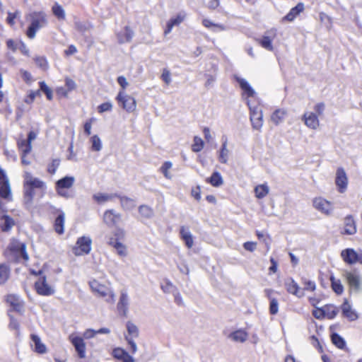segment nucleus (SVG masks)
<instances>
[{
  "label": "nucleus",
  "mask_w": 362,
  "mask_h": 362,
  "mask_svg": "<svg viewBox=\"0 0 362 362\" xmlns=\"http://www.w3.org/2000/svg\"><path fill=\"white\" fill-rule=\"evenodd\" d=\"M30 24L26 31V35L30 39L35 38L36 33L47 24V16L44 12H33L30 14Z\"/></svg>",
  "instance_id": "1"
},
{
  "label": "nucleus",
  "mask_w": 362,
  "mask_h": 362,
  "mask_svg": "<svg viewBox=\"0 0 362 362\" xmlns=\"http://www.w3.org/2000/svg\"><path fill=\"white\" fill-rule=\"evenodd\" d=\"M91 291L98 297L103 298L109 303H113L115 300V296L113 291L110 287V284H104L98 280L93 279L89 281Z\"/></svg>",
  "instance_id": "2"
},
{
  "label": "nucleus",
  "mask_w": 362,
  "mask_h": 362,
  "mask_svg": "<svg viewBox=\"0 0 362 362\" xmlns=\"http://www.w3.org/2000/svg\"><path fill=\"white\" fill-rule=\"evenodd\" d=\"M6 258L13 262L18 261L23 257L25 261L28 260V255L25 251V245L17 240H13L8 249L5 251Z\"/></svg>",
  "instance_id": "3"
},
{
  "label": "nucleus",
  "mask_w": 362,
  "mask_h": 362,
  "mask_svg": "<svg viewBox=\"0 0 362 362\" xmlns=\"http://www.w3.org/2000/svg\"><path fill=\"white\" fill-rule=\"evenodd\" d=\"M343 278L349 286L350 293H359L362 289V278L356 270H344L342 273Z\"/></svg>",
  "instance_id": "4"
},
{
  "label": "nucleus",
  "mask_w": 362,
  "mask_h": 362,
  "mask_svg": "<svg viewBox=\"0 0 362 362\" xmlns=\"http://www.w3.org/2000/svg\"><path fill=\"white\" fill-rule=\"evenodd\" d=\"M24 185L27 189H25V195L33 198L34 195L33 189H39L44 190L46 189V184L42 180L35 177L32 174L28 171L24 172Z\"/></svg>",
  "instance_id": "5"
},
{
  "label": "nucleus",
  "mask_w": 362,
  "mask_h": 362,
  "mask_svg": "<svg viewBox=\"0 0 362 362\" xmlns=\"http://www.w3.org/2000/svg\"><path fill=\"white\" fill-rule=\"evenodd\" d=\"M247 105L250 110V119L254 129L261 131L263 126V113L258 105H253L250 100H247Z\"/></svg>",
  "instance_id": "6"
},
{
  "label": "nucleus",
  "mask_w": 362,
  "mask_h": 362,
  "mask_svg": "<svg viewBox=\"0 0 362 362\" xmlns=\"http://www.w3.org/2000/svg\"><path fill=\"white\" fill-rule=\"evenodd\" d=\"M0 198L11 201L12 199L11 190L8 177L5 172L0 168ZM0 209L6 211L4 204L0 200Z\"/></svg>",
  "instance_id": "7"
},
{
  "label": "nucleus",
  "mask_w": 362,
  "mask_h": 362,
  "mask_svg": "<svg viewBox=\"0 0 362 362\" xmlns=\"http://www.w3.org/2000/svg\"><path fill=\"white\" fill-rule=\"evenodd\" d=\"M119 105L127 112H133L136 109V99L124 90H119L116 96Z\"/></svg>",
  "instance_id": "8"
},
{
  "label": "nucleus",
  "mask_w": 362,
  "mask_h": 362,
  "mask_svg": "<svg viewBox=\"0 0 362 362\" xmlns=\"http://www.w3.org/2000/svg\"><path fill=\"white\" fill-rule=\"evenodd\" d=\"M75 177L73 176H66L59 180L55 185L57 194L62 197H70L68 189L73 187Z\"/></svg>",
  "instance_id": "9"
},
{
  "label": "nucleus",
  "mask_w": 362,
  "mask_h": 362,
  "mask_svg": "<svg viewBox=\"0 0 362 362\" xmlns=\"http://www.w3.org/2000/svg\"><path fill=\"white\" fill-rule=\"evenodd\" d=\"M127 334L125 335V339L130 346L131 352L135 354L137 351V346L134 339L139 337V329L137 326L131 321H128L126 324Z\"/></svg>",
  "instance_id": "10"
},
{
  "label": "nucleus",
  "mask_w": 362,
  "mask_h": 362,
  "mask_svg": "<svg viewBox=\"0 0 362 362\" xmlns=\"http://www.w3.org/2000/svg\"><path fill=\"white\" fill-rule=\"evenodd\" d=\"M313 206L317 211L326 216H331L334 211L333 204L322 197L314 198Z\"/></svg>",
  "instance_id": "11"
},
{
  "label": "nucleus",
  "mask_w": 362,
  "mask_h": 362,
  "mask_svg": "<svg viewBox=\"0 0 362 362\" xmlns=\"http://www.w3.org/2000/svg\"><path fill=\"white\" fill-rule=\"evenodd\" d=\"M91 240L88 237H81L78 239L76 245L73 248V252L76 256L88 254L91 249Z\"/></svg>",
  "instance_id": "12"
},
{
  "label": "nucleus",
  "mask_w": 362,
  "mask_h": 362,
  "mask_svg": "<svg viewBox=\"0 0 362 362\" xmlns=\"http://www.w3.org/2000/svg\"><path fill=\"white\" fill-rule=\"evenodd\" d=\"M69 339L74 346L76 351L80 358H86V344L83 337L71 334L69 336Z\"/></svg>",
  "instance_id": "13"
},
{
  "label": "nucleus",
  "mask_w": 362,
  "mask_h": 362,
  "mask_svg": "<svg viewBox=\"0 0 362 362\" xmlns=\"http://www.w3.org/2000/svg\"><path fill=\"white\" fill-rule=\"evenodd\" d=\"M335 184L339 192L344 193L346 191L348 186V177L345 170L341 168L337 170Z\"/></svg>",
  "instance_id": "14"
},
{
  "label": "nucleus",
  "mask_w": 362,
  "mask_h": 362,
  "mask_svg": "<svg viewBox=\"0 0 362 362\" xmlns=\"http://www.w3.org/2000/svg\"><path fill=\"white\" fill-rule=\"evenodd\" d=\"M276 36V30L271 29L267 30L262 38L257 40L258 43L265 49L268 51H273L274 47L272 41Z\"/></svg>",
  "instance_id": "15"
},
{
  "label": "nucleus",
  "mask_w": 362,
  "mask_h": 362,
  "mask_svg": "<svg viewBox=\"0 0 362 362\" xmlns=\"http://www.w3.org/2000/svg\"><path fill=\"white\" fill-rule=\"evenodd\" d=\"M35 289L38 294L50 296L54 293V289L47 284L45 276H42L35 282Z\"/></svg>",
  "instance_id": "16"
},
{
  "label": "nucleus",
  "mask_w": 362,
  "mask_h": 362,
  "mask_svg": "<svg viewBox=\"0 0 362 362\" xmlns=\"http://www.w3.org/2000/svg\"><path fill=\"white\" fill-rule=\"evenodd\" d=\"M235 79L243 90V98L246 102L249 98L255 96V91L245 78L236 76Z\"/></svg>",
  "instance_id": "17"
},
{
  "label": "nucleus",
  "mask_w": 362,
  "mask_h": 362,
  "mask_svg": "<svg viewBox=\"0 0 362 362\" xmlns=\"http://www.w3.org/2000/svg\"><path fill=\"white\" fill-rule=\"evenodd\" d=\"M358 252L356 251L353 248H346L341 252V257L343 261L350 265H353L357 263Z\"/></svg>",
  "instance_id": "18"
},
{
  "label": "nucleus",
  "mask_w": 362,
  "mask_h": 362,
  "mask_svg": "<svg viewBox=\"0 0 362 362\" xmlns=\"http://www.w3.org/2000/svg\"><path fill=\"white\" fill-rule=\"evenodd\" d=\"M285 287L289 293L293 294L298 298H302L305 295L303 290L292 278L287 279L285 281Z\"/></svg>",
  "instance_id": "19"
},
{
  "label": "nucleus",
  "mask_w": 362,
  "mask_h": 362,
  "mask_svg": "<svg viewBox=\"0 0 362 362\" xmlns=\"http://www.w3.org/2000/svg\"><path fill=\"white\" fill-rule=\"evenodd\" d=\"M305 124L311 129H317L320 126V121L314 112H305L303 116Z\"/></svg>",
  "instance_id": "20"
},
{
  "label": "nucleus",
  "mask_w": 362,
  "mask_h": 362,
  "mask_svg": "<svg viewBox=\"0 0 362 362\" xmlns=\"http://www.w3.org/2000/svg\"><path fill=\"white\" fill-rule=\"evenodd\" d=\"M357 231L356 222L354 217L351 215H348L344 218V228L341 232L346 235H354Z\"/></svg>",
  "instance_id": "21"
},
{
  "label": "nucleus",
  "mask_w": 362,
  "mask_h": 362,
  "mask_svg": "<svg viewBox=\"0 0 362 362\" xmlns=\"http://www.w3.org/2000/svg\"><path fill=\"white\" fill-rule=\"evenodd\" d=\"M129 296L127 291H122L120 294L119 300L117 303L119 312L124 316H127L129 310Z\"/></svg>",
  "instance_id": "22"
},
{
  "label": "nucleus",
  "mask_w": 362,
  "mask_h": 362,
  "mask_svg": "<svg viewBox=\"0 0 362 362\" xmlns=\"http://www.w3.org/2000/svg\"><path fill=\"white\" fill-rule=\"evenodd\" d=\"M121 219V215L114 210H107L103 215V221L108 226H115Z\"/></svg>",
  "instance_id": "23"
},
{
  "label": "nucleus",
  "mask_w": 362,
  "mask_h": 362,
  "mask_svg": "<svg viewBox=\"0 0 362 362\" xmlns=\"http://www.w3.org/2000/svg\"><path fill=\"white\" fill-rule=\"evenodd\" d=\"M288 115V111L284 108H278L271 115L270 119L275 125L282 123Z\"/></svg>",
  "instance_id": "24"
},
{
  "label": "nucleus",
  "mask_w": 362,
  "mask_h": 362,
  "mask_svg": "<svg viewBox=\"0 0 362 362\" xmlns=\"http://www.w3.org/2000/svg\"><path fill=\"white\" fill-rule=\"evenodd\" d=\"M341 310L343 315L351 321H354L358 317L356 312L352 309L351 305L346 300H344L341 305Z\"/></svg>",
  "instance_id": "25"
},
{
  "label": "nucleus",
  "mask_w": 362,
  "mask_h": 362,
  "mask_svg": "<svg viewBox=\"0 0 362 362\" xmlns=\"http://www.w3.org/2000/svg\"><path fill=\"white\" fill-rule=\"evenodd\" d=\"M112 355L115 358L121 360L122 362H134V358L121 348L114 349Z\"/></svg>",
  "instance_id": "26"
},
{
  "label": "nucleus",
  "mask_w": 362,
  "mask_h": 362,
  "mask_svg": "<svg viewBox=\"0 0 362 362\" xmlns=\"http://www.w3.org/2000/svg\"><path fill=\"white\" fill-rule=\"evenodd\" d=\"M107 243L116 250L118 255L121 257H126L127 255V247L121 242L115 240L114 238H110Z\"/></svg>",
  "instance_id": "27"
},
{
  "label": "nucleus",
  "mask_w": 362,
  "mask_h": 362,
  "mask_svg": "<svg viewBox=\"0 0 362 362\" xmlns=\"http://www.w3.org/2000/svg\"><path fill=\"white\" fill-rule=\"evenodd\" d=\"M6 300L15 310L20 312L23 309V303L18 296L14 294L8 295Z\"/></svg>",
  "instance_id": "28"
},
{
  "label": "nucleus",
  "mask_w": 362,
  "mask_h": 362,
  "mask_svg": "<svg viewBox=\"0 0 362 362\" xmlns=\"http://www.w3.org/2000/svg\"><path fill=\"white\" fill-rule=\"evenodd\" d=\"M110 332V329L108 328H106V327H103V328H100L98 330H95V329H86L83 333L82 334V337L83 338V339H92V338H94L95 336L97 334H107Z\"/></svg>",
  "instance_id": "29"
},
{
  "label": "nucleus",
  "mask_w": 362,
  "mask_h": 362,
  "mask_svg": "<svg viewBox=\"0 0 362 362\" xmlns=\"http://www.w3.org/2000/svg\"><path fill=\"white\" fill-rule=\"evenodd\" d=\"M31 339L33 342L34 351L38 354H45L47 352V347L43 344L40 338L36 334L31 335Z\"/></svg>",
  "instance_id": "30"
},
{
  "label": "nucleus",
  "mask_w": 362,
  "mask_h": 362,
  "mask_svg": "<svg viewBox=\"0 0 362 362\" xmlns=\"http://www.w3.org/2000/svg\"><path fill=\"white\" fill-rule=\"evenodd\" d=\"M303 10V4L299 3L290 10L289 13L284 17V19L288 21H293Z\"/></svg>",
  "instance_id": "31"
},
{
  "label": "nucleus",
  "mask_w": 362,
  "mask_h": 362,
  "mask_svg": "<svg viewBox=\"0 0 362 362\" xmlns=\"http://www.w3.org/2000/svg\"><path fill=\"white\" fill-rule=\"evenodd\" d=\"M180 235L182 239L185 241L186 246L191 248L194 245L193 237L189 229L182 226L180 228Z\"/></svg>",
  "instance_id": "32"
},
{
  "label": "nucleus",
  "mask_w": 362,
  "mask_h": 362,
  "mask_svg": "<svg viewBox=\"0 0 362 362\" xmlns=\"http://www.w3.org/2000/svg\"><path fill=\"white\" fill-rule=\"evenodd\" d=\"M248 337L247 333L243 330V329H238L233 332H232L229 335V338L235 342H240L243 343L247 340Z\"/></svg>",
  "instance_id": "33"
},
{
  "label": "nucleus",
  "mask_w": 362,
  "mask_h": 362,
  "mask_svg": "<svg viewBox=\"0 0 362 362\" xmlns=\"http://www.w3.org/2000/svg\"><path fill=\"white\" fill-rule=\"evenodd\" d=\"M64 221L65 215L64 213L60 211L58 216L56 218L54 221V230L58 234H62L64 230Z\"/></svg>",
  "instance_id": "34"
},
{
  "label": "nucleus",
  "mask_w": 362,
  "mask_h": 362,
  "mask_svg": "<svg viewBox=\"0 0 362 362\" xmlns=\"http://www.w3.org/2000/svg\"><path fill=\"white\" fill-rule=\"evenodd\" d=\"M255 197L257 199L264 198L269 192V187L267 184L258 185L255 187Z\"/></svg>",
  "instance_id": "35"
},
{
  "label": "nucleus",
  "mask_w": 362,
  "mask_h": 362,
  "mask_svg": "<svg viewBox=\"0 0 362 362\" xmlns=\"http://www.w3.org/2000/svg\"><path fill=\"white\" fill-rule=\"evenodd\" d=\"M228 141L227 139H226L221 146V148L220 149L219 153H218V160L221 163H227L228 160V156H229V150L227 147Z\"/></svg>",
  "instance_id": "36"
},
{
  "label": "nucleus",
  "mask_w": 362,
  "mask_h": 362,
  "mask_svg": "<svg viewBox=\"0 0 362 362\" xmlns=\"http://www.w3.org/2000/svg\"><path fill=\"white\" fill-rule=\"evenodd\" d=\"M15 223L12 218L7 215L2 216L0 227L3 231H8L14 226Z\"/></svg>",
  "instance_id": "37"
},
{
  "label": "nucleus",
  "mask_w": 362,
  "mask_h": 362,
  "mask_svg": "<svg viewBox=\"0 0 362 362\" xmlns=\"http://www.w3.org/2000/svg\"><path fill=\"white\" fill-rule=\"evenodd\" d=\"M115 197H117V195L112 194L96 193L93 194V198L97 203L101 204L112 200Z\"/></svg>",
  "instance_id": "38"
},
{
  "label": "nucleus",
  "mask_w": 362,
  "mask_h": 362,
  "mask_svg": "<svg viewBox=\"0 0 362 362\" xmlns=\"http://www.w3.org/2000/svg\"><path fill=\"white\" fill-rule=\"evenodd\" d=\"M330 281L332 290L337 295H341L344 292V286L342 285L341 280L336 279L334 276H331Z\"/></svg>",
  "instance_id": "39"
},
{
  "label": "nucleus",
  "mask_w": 362,
  "mask_h": 362,
  "mask_svg": "<svg viewBox=\"0 0 362 362\" xmlns=\"http://www.w3.org/2000/svg\"><path fill=\"white\" fill-rule=\"evenodd\" d=\"M10 276V269L5 264H0V284H5Z\"/></svg>",
  "instance_id": "40"
},
{
  "label": "nucleus",
  "mask_w": 362,
  "mask_h": 362,
  "mask_svg": "<svg viewBox=\"0 0 362 362\" xmlns=\"http://www.w3.org/2000/svg\"><path fill=\"white\" fill-rule=\"evenodd\" d=\"M207 181L214 187H219L223 183L222 176L218 172H214Z\"/></svg>",
  "instance_id": "41"
},
{
  "label": "nucleus",
  "mask_w": 362,
  "mask_h": 362,
  "mask_svg": "<svg viewBox=\"0 0 362 362\" xmlns=\"http://www.w3.org/2000/svg\"><path fill=\"white\" fill-rule=\"evenodd\" d=\"M324 315L328 319H333L337 315L338 310L333 305H327L323 307Z\"/></svg>",
  "instance_id": "42"
},
{
  "label": "nucleus",
  "mask_w": 362,
  "mask_h": 362,
  "mask_svg": "<svg viewBox=\"0 0 362 362\" xmlns=\"http://www.w3.org/2000/svg\"><path fill=\"white\" fill-rule=\"evenodd\" d=\"M161 289L165 293H173L176 291V286L169 280L165 279L161 283Z\"/></svg>",
  "instance_id": "43"
},
{
  "label": "nucleus",
  "mask_w": 362,
  "mask_h": 362,
  "mask_svg": "<svg viewBox=\"0 0 362 362\" xmlns=\"http://www.w3.org/2000/svg\"><path fill=\"white\" fill-rule=\"evenodd\" d=\"M120 203L122 207L126 210H131L134 209L136 206L135 201L127 197H121Z\"/></svg>",
  "instance_id": "44"
},
{
  "label": "nucleus",
  "mask_w": 362,
  "mask_h": 362,
  "mask_svg": "<svg viewBox=\"0 0 362 362\" xmlns=\"http://www.w3.org/2000/svg\"><path fill=\"white\" fill-rule=\"evenodd\" d=\"M18 147L21 151V154H28L32 151V145L30 141L25 139L19 140L18 142Z\"/></svg>",
  "instance_id": "45"
},
{
  "label": "nucleus",
  "mask_w": 362,
  "mask_h": 362,
  "mask_svg": "<svg viewBox=\"0 0 362 362\" xmlns=\"http://www.w3.org/2000/svg\"><path fill=\"white\" fill-rule=\"evenodd\" d=\"M173 167V163L170 161H165L160 168V171L163 174L164 177L168 180H171L173 177L172 174L170 173V170Z\"/></svg>",
  "instance_id": "46"
},
{
  "label": "nucleus",
  "mask_w": 362,
  "mask_h": 362,
  "mask_svg": "<svg viewBox=\"0 0 362 362\" xmlns=\"http://www.w3.org/2000/svg\"><path fill=\"white\" fill-rule=\"evenodd\" d=\"M91 150L93 151H100L103 148L102 141L98 135H93L90 137Z\"/></svg>",
  "instance_id": "47"
},
{
  "label": "nucleus",
  "mask_w": 362,
  "mask_h": 362,
  "mask_svg": "<svg viewBox=\"0 0 362 362\" xmlns=\"http://www.w3.org/2000/svg\"><path fill=\"white\" fill-rule=\"evenodd\" d=\"M52 12L54 15L59 20H64L65 18V11L63 7L58 3H55L52 6Z\"/></svg>",
  "instance_id": "48"
},
{
  "label": "nucleus",
  "mask_w": 362,
  "mask_h": 362,
  "mask_svg": "<svg viewBox=\"0 0 362 362\" xmlns=\"http://www.w3.org/2000/svg\"><path fill=\"white\" fill-rule=\"evenodd\" d=\"M204 146V142L202 138L196 136L193 139V144L192 145V151L194 152L201 151Z\"/></svg>",
  "instance_id": "49"
},
{
  "label": "nucleus",
  "mask_w": 362,
  "mask_h": 362,
  "mask_svg": "<svg viewBox=\"0 0 362 362\" xmlns=\"http://www.w3.org/2000/svg\"><path fill=\"white\" fill-rule=\"evenodd\" d=\"M139 212L141 216L150 218L153 216V209L147 205H141L139 207Z\"/></svg>",
  "instance_id": "50"
},
{
  "label": "nucleus",
  "mask_w": 362,
  "mask_h": 362,
  "mask_svg": "<svg viewBox=\"0 0 362 362\" xmlns=\"http://www.w3.org/2000/svg\"><path fill=\"white\" fill-rule=\"evenodd\" d=\"M332 343L339 349H344L346 343L344 339L340 337L339 334L334 333L332 335Z\"/></svg>",
  "instance_id": "51"
},
{
  "label": "nucleus",
  "mask_w": 362,
  "mask_h": 362,
  "mask_svg": "<svg viewBox=\"0 0 362 362\" xmlns=\"http://www.w3.org/2000/svg\"><path fill=\"white\" fill-rule=\"evenodd\" d=\"M39 85L40 90L46 95L49 100H52L53 98L52 90L44 81H40Z\"/></svg>",
  "instance_id": "52"
},
{
  "label": "nucleus",
  "mask_w": 362,
  "mask_h": 362,
  "mask_svg": "<svg viewBox=\"0 0 362 362\" xmlns=\"http://www.w3.org/2000/svg\"><path fill=\"white\" fill-rule=\"evenodd\" d=\"M202 24L204 26H205L207 28H211L214 30H215L216 28L220 30H223L224 27L221 25L214 24L213 22H211L209 19H204L202 21Z\"/></svg>",
  "instance_id": "53"
},
{
  "label": "nucleus",
  "mask_w": 362,
  "mask_h": 362,
  "mask_svg": "<svg viewBox=\"0 0 362 362\" xmlns=\"http://www.w3.org/2000/svg\"><path fill=\"white\" fill-rule=\"evenodd\" d=\"M40 95V90H30L28 95L25 98L24 102L27 104H31L33 103L35 98L37 96Z\"/></svg>",
  "instance_id": "54"
},
{
  "label": "nucleus",
  "mask_w": 362,
  "mask_h": 362,
  "mask_svg": "<svg viewBox=\"0 0 362 362\" xmlns=\"http://www.w3.org/2000/svg\"><path fill=\"white\" fill-rule=\"evenodd\" d=\"M112 103L110 102H107L102 103L98 107V112L99 113H103L105 112H110L112 110Z\"/></svg>",
  "instance_id": "55"
},
{
  "label": "nucleus",
  "mask_w": 362,
  "mask_h": 362,
  "mask_svg": "<svg viewBox=\"0 0 362 362\" xmlns=\"http://www.w3.org/2000/svg\"><path fill=\"white\" fill-rule=\"evenodd\" d=\"M279 311V303L276 298H270L269 312L272 315H276Z\"/></svg>",
  "instance_id": "56"
},
{
  "label": "nucleus",
  "mask_w": 362,
  "mask_h": 362,
  "mask_svg": "<svg viewBox=\"0 0 362 362\" xmlns=\"http://www.w3.org/2000/svg\"><path fill=\"white\" fill-rule=\"evenodd\" d=\"M95 121V119L94 117H92V118H90L89 119H88L84 125H83V129H84V133L87 135V136H89L91 134V129H92V124Z\"/></svg>",
  "instance_id": "57"
},
{
  "label": "nucleus",
  "mask_w": 362,
  "mask_h": 362,
  "mask_svg": "<svg viewBox=\"0 0 362 362\" xmlns=\"http://www.w3.org/2000/svg\"><path fill=\"white\" fill-rule=\"evenodd\" d=\"M303 284L304 285L303 289L306 291H314L316 288L315 283L306 279L303 280Z\"/></svg>",
  "instance_id": "58"
},
{
  "label": "nucleus",
  "mask_w": 362,
  "mask_h": 362,
  "mask_svg": "<svg viewBox=\"0 0 362 362\" xmlns=\"http://www.w3.org/2000/svg\"><path fill=\"white\" fill-rule=\"evenodd\" d=\"M185 14H178L176 17L171 18L168 22L174 27L180 25L185 19Z\"/></svg>",
  "instance_id": "59"
},
{
  "label": "nucleus",
  "mask_w": 362,
  "mask_h": 362,
  "mask_svg": "<svg viewBox=\"0 0 362 362\" xmlns=\"http://www.w3.org/2000/svg\"><path fill=\"white\" fill-rule=\"evenodd\" d=\"M20 14L21 13L19 11H16L14 13L9 12L8 14V17H7L8 23L10 24L11 25H14V23H15L14 19L20 17Z\"/></svg>",
  "instance_id": "60"
},
{
  "label": "nucleus",
  "mask_w": 362,
  "mask_h": 362,
  "mask_svg": "<svg viewBox=\"0 0 362 362\" xmlns=\"http://www.w3.org/2000/svg\"><path fill=\"white\" fill-rule=\"evenodd\" d=\"M161 78L167 85L170 84L171 83L170 72L168 69H163Z\"/></svg>",
  "instance_id": "61"
},
{
  "label": "nucleus",
  "mask_w": 362,
  "mask_h": 362,
  "mask_svg": "<svg viewBox=\"0 0 362 362\" xmlns=\"http://www.w3.org/2000/svg\"><path fill=\"white\" fill-rule=\"evenodd\" d=\"M117 83H119V85L122 88V89L120 90L124 91V90L129 86V83H128L127 78L123 76H120L117 78Z\"/></svg>",
  "instance_id": "62"
},
{
  "label": "nucleus",
  "mask_w": 362,
  "mask_h": 362,
  "mask_svg": "<svg viewBox=\"0 0 362 362\" xmlns=\"http://www.w3.org/2000/svg\"><path fill=\"white\" fill-rule=\"evenodd\" d=\"M243 247L249 252H254L257 249V243L246 242L243 244Z\"/></svg>",
  "instance_id": "63"
},
{
  "label": "nucleus",
  "mask_w": 362,
  "mask_h": 362,
  "mask_svg": "<svg viewBox=\"0 0 362 362\" xmlns=\"http://www.w3.org/2000/svg\"><path fill=\"white\" fill-rule=\"evenodd\" d=\"M59 165V160H54L52 161V163L48 166V172L51 174L55 173Z\"/></svg>",
  "instance_id": "64"
}]
</instances>
